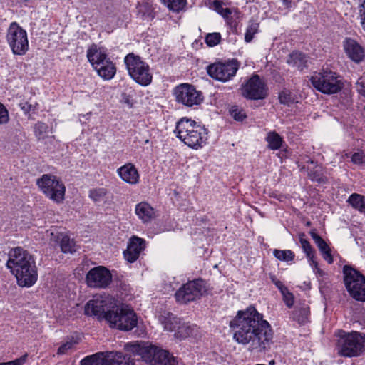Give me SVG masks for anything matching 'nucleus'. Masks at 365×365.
<instances>
[{
    "mask_svg": "<svg viewBox=\"0 0 365 365\" xmlns=\"http://www.w3.org/2000/svg\"><path fill=\"white\" fill-rule=\"evenodd\" d=\"M48 125L43 123L38 122L34 127V132L38 138H43V135L48 130Z\"/></svg>",
    "mask_w": 365,
    "mask_h": 365,
    "instance_id": "43",
    "label": "nucleus"
},
{
    "mask_svg": "<svg viewBox=\"0 0 365 365\" xmlns=\"http://www.w3.org/2000/svg\"><path fill=\"white\" fill-rule=\"evenodd\" d=\"M158 320L163 324L164 329L169 331H176L180 324V319L175 317L169 312H163L158 316Z\"/></svg>",
    "mask_w": 365,
    "mask_h": 365,
    "instance_id": "26",
    "label": "nucleus"
},
{
    "mask_svg": "<svg viewBox=\"0 0 365 365\" xmlns=\"http://www.w3.org/2000/svg\"><path fill=\"white\" fill-rule=\"evenodd\" d=\"M337 354L344 357H356L365 351V334L359 331H338Z\"/></svg>",
    "mask_w": 365,
    "mask_h": 365,
    "instance_id": "5",
    "label": "nucleus"
},
{
    "mask_svg": "<svg viewBox=\"0 0 365 365\" xmlns=\"http://www.w3.org/2000/svg\"><path fill=\"white\" fill-rule=\"evenodd\" d=\"M286 306L293 309L290 312V319L302 326L310 322V308L309 302L302 298H283Z\"/></svg>",
    "mask_w": 365,
    "mask_h": 365,
    "instance_id": "11",
    "label": "nucleus"
},
{
    "mask_svg": "<svg viewBox=\"0 0 365 365\" xmlns=\"http://www.w3.org/2000/svg\"><path fill=\"white\" fill-rule=\"evenodd\" d=\"M230 112L233 118L238 121H242L246 117L245 111L237 106H232Z\"/></svg>",
    "mask_w": 365,
    "mask_h": 365,
    "instance_id": "41",
    "label": "nucleus"
},
{
    "mask_svg": "<svg viewBox=\"0 0 365 365\" xmlns=\"http://www.w3.org/2000/svg\"><path fill=\"white\" fill-rule=\"evenodd\" d=\"M206 291V283L201 279L188 281L183 284L176 292L175 297H199L202 296Z\"/></svg>",
    "mask_w": 365,
    "mask_h": 365,
    "instance_id": "18",
    "label": "nucleus"
},
{
    "mask_svg": "<svg viewBox=\"0 0 365 365\" xmlns=\"http://www.w3.org/2000/svg\"><path fill=\"white\" fill-rule=\"evenodd\" d=\"M174 94L178 103L187 107L200 105L203 101L202 93L188 83L178 86L174 90Z\"/></svg>",
    "mask_w": 365,
    "mask_h": 365,
    "instance_id": "14",
    "label": "nucleus"
},
{
    "mask_svg": "<svg viewBox=\"0 0 365 365\" xmlns=\"http://www.w3.org/2000/svg\"><path fill=\"white\" fill-rule=\"evenodd\" d=\"M212 8L215 10L217 14L220 15L225 9L227 7H224V4L222 2L215 0L212 4Z\"/></svg>",
    "mask_w": 365,
    "mask_h": 365,
    "instance_id": "50",
    "label": "nucleus"
},
{
    "mask_svg": "<svg viewBox=\"0 0 365 365\" xmlns=\"http://www.w3.org/2000/svg\"><path fill=\"white\" fill-rule=\"evenodd\" d=\"M310 80L317 91L326 94L336 93L343 88L340 76L331 71L314 73Z\"/></svg>",
    "mask_w": 365,
    "mask_h": 365,
    "instance_id": "8",
    "label": "nucleus"
},
{
    "mask_svg": "<svg viewBox=\"0 0 365 365\" xmlns=\"http://www.w3.org/2000/svg\"><path fill=\"white\" fill-rule=\"evenodd\" d=\"M356 299L361 302H365V297L364 298H355Z\"/></svg>",
    "mask_w": 365,
    "mask_h": 365,
    "instance_id": "58",
    "label": "nucleus"
},
{
    "mask_svg": "<svg viewBox=\"0 0 365 365\" xmlns=\"http://www.w3.org/2000/svg\"><path fill=\"white\" fill-rule=\"evenodd\" d=\"M106 314V322L110 328L130 331L138 324V316L132 307L114 300Z\"/></svg>",
    "mask_w": 365,
    "mask_h": 365,
    "instance_id": "4",
    "label": "nucleus"
},
{
    "mask_svg": "<svg viewBox=\"0 0 365 365\" xmlns=\"http://www.w3.org/2000/svg\"><path fill=\"white\" fill-rule=\"evenodd\" d=\"M94 69L98 75L105 81L111 80L116 73V67L110 59Z\"/></svg>",
    "mask_w": 365,
    "mask_h": 365,
    "instance_id": "29",
    "label": "nucleus"
},
{
    "mask_svg": "<svg viewBox=\"0 0 365 365\" xmlns=\"http://www.w3.org/2000/svg\"><path fill=\"white\" fill-rule=\"evenodd\" d=\"M9 121V111L6 108L0 103V125H5Z\"/></svg>",
    "mask_w": 365,
    "mask_h": 365,
    "instance_id": "44",
    "label": "nucleus"
},
{
    "mask_svg": "<svg viewBox=\"0 0 365 365\" xmlns=\"http://www.w3.org/2000/svg\"><path fill=\"white\" fill-rule=\"evenodd\" d=\"M239 69L236 60L225 62H217L207 67L209 76L217 81L227 82L230 81Z\"/></svg>",
    "mask_w": 365,
    "mask_h": 365,
    "instance_id": "13",
    "label": "nucleus"
},
{
    "mask_svg": "<svg viewBox=\"0 0 365 365\" xmlns=\"http://www.w3.org/2000/svg\"><path fill=\"white\" fill-rule=\"evenodd\" d=\"M170 11L179 12L186 4V0H160Z\"/></svg>",
    "mask_w": 365,
    "mask_h": 365,
    "instance_id": "36",
    "label": "nucleus"
},
{
    "mask_svg": "<svg viewBox=\"0 0 365 365\" xmlns=\"http://www.w3.org/2000/svg\"><path fill=\"white\" fill-rule=\"evenodd\" d=\"M106 352H99L81 360V365H107Z\"/></svg>",
    "mask_w": 365,
    "mask_h": 365,
    "instance_id": "32",
    "label": "nucleus"
},
{
    "mask_svg": "<svg viewBox=\"0 0 365 365\" xmlns=\"http://www.w3.org/2000/svg\"><path fill=\"white\" fill-rule=\"evenodd\" d=\"M115 298H96L88 301L85 305L84 313L89 317H96L98 320L106 322L110 307L113 304Z\"/></svg>",
    "mask_w": 365,
    "mask_h": 365,
    "instance_id": "15",
    "label": "nucleus"
},
{
    "mask_svg": "<svg viewBox=\"0 0 365 365\" xmlns=\"http://www.w3.org/2000/svg\"><path fill=\"white\" fill-rule=\"evenodd\" d=\"M46 236L50 237L52 242H60L61 251L64 253H73L76 251V243L73 240L66 235L55 234L52 230L46 231Z\"/></svg>",
    "mask_w": 365,
    "mask_h": 365,
    "instance_id": "22",
    "label": "nucleus"
},
{
    "mask_svg": "<svg viewBox=\"0 0 365 365\" xmlns=\"http://www.w3.org/2000/svg\"><path fill=\"white\" fill-rule=\"evenodd\" d=\"M132 351L151 365H176L175 359L159 346L148 343L134 344Z\"/></svg>",
    "mask_w": 365,
    "mask_h": 365,
    "instance_id": "6",
    "label": "nucleus"
},
{
    "mask_svg": "<svg viewBox=\"0 0 365 365\" xmlns=\"http://www.w3.org/2000/svg\"><path fill=\"white\" fill-rule=\"evenodd\" d=\"M347 202L349 203L354 209L365 214L364 196L357 193H353L349 197Z\"/></svg>",
    "mask_w": 365,
    "mask_h": 365,
    "instance_id": "33",
    "label": "nucleus"
},
{
    "mask_svg": "<svg viewBox=\"0 0 365 365\" xmlns=\"http://www.w3.org/2000/svg\"><path fill=\"white\" fill-rule=\"evenodd\" d=\"M106 193H107V191L103 187L95 188V189L90 190L89 197L94 202H101L103 200Z\"/></svg>",
    "mask_w": 365,
    "mask_h": 365,
    "instance_id": "39",
    "label": "nucleus"
},
{
    "mask_svg": "<svg viewBox=\"0 0 365 365\" xmlns=\"http://www.w3.org/2000/svg\"><path fill=\"white\" fill-rule=\"evenodd\" d=\"M274 256L279 260L289 263L294 259L295 255L290 250H273Z\"/></svg>",
    "mask_w": 365,
    "mask_h": 365,
    "instance_id": "35",
    "label": "nucleus"
},
{
    "mask_svg": "<svg viewBox=\"0 0 365 365\" xmlns=\"http://www.w3.org/2000/svg\"><path fill=\"white\" fill-rule=\"evenodd\" d=\"M287 62L289 65L302 70L307 67L308 58L302 53L296 51L289 56Z\"/></svg>",
    "mask_w": 365,
    "mask_h": 365,
    "instance_id": "31",
    "label": "nucleus"
},
{
    "mask_svg": "<svg viewBox=\"0 0 365 365\" xmlns=\"http://www.w3.org/2000/svg\"><path fill=\"white\" fill-rule=\"evenodd\" d=\"M41 191L49 199L59 203L64 200L66 187L56 176L44 174L37 180Z\"/></svg>",
    "mask_w": 365,
    "mask_h": 365,
    "instance_id": "10",
    "label": "nucleus"
},
{
    "mask_svg": "<svg viewBox=\"0 0 365 365\" xmlns=\"http://www.w3.org/2000/svg\"><path fill=\"white\" fill-rule=\"evenodd\" d=\"M20 108L25 114H29L30 112H34L36 109V105L29 103V102H21L19 103Z\"/></svg>",
    "mask_w": 365,
    "mask_h": 365,
    "instance_id": "46",
    "label": "nucleus"
},
{
    "mask_svg": "<svg viewBox=\"0 0 365 365\" xmlns=\"http://www.w3.org/2000/svg\"><path fill=\"white\" fill-rule=\"evenodd\" d=\"M112 281V274L106 267L98 266L91 269L86 275V282L91 287L106 288Z\"/></svg>",
    "mask_w": 365,
    "mask_h": 365,
    "instance_id": "17",
    "label": "nucleus"
},
{
    "mask_svg": "<svg viewBox=\"0 0 365 365\" xmlns=\"http://www.w3.org/2000/svg\"><path fill=\"white\" fill-rule=\"evenodd\" d=\"M145 247V240L136 236L132 237L129 240L127 249L123 252L125 260L130 263L134 262L138 259L140 252Z\"/></svg>",
    "mask_w": 365,
    "mask_h": 365,
    "instance_id": "19",
    "label": "nucleus"
},
{
    "mask_svg": "<svg viewBox=\"0 0 365 365\" xmlns=\"http://www.w3.org/2000/svg\"><path fill=\"white\" fill-rule=\"evenodd\" d=\"M74 345V342L73 341H66L63 344L57 351L58 354H64L67 353V351L73 348Z\"/></svg>",
    "mask_w": 365,
    "mask_h": 365,
    "instance_id": "48",
    "label": "nucleus"
},
{
    "mask_svg": "<svg viewBox=\"0 0 365 365\" xmlns=\"http://www.w3.org/2000/svg\"><path fill=\"white\" fill-rule=\"evenodd\" d=\"M344 281L351 297H365V277L349 266L344 267Z\"/></svg>",
    "mask_w": 365,
    "mask_h": 365,
    "instance_id": "12",
    "label": "nucleus"
},
{
    "mask_svg": "<svg viewBox=\"0 0 365 365\" xmlns=\"http://www.w3.org/2000/svg\"><path fill=\"white\" fill-rule=\"evenodd\" d=\"M221 41V35L218 32L210 33L205 37V42L210 47L217 45Z\"/></svg>",
    "mask_w": 365,
    "mask_h": 365,
    "instance_id": "40",
    "label": "nucleus"
},
{
    "mask_svg": "<svg viewBox=\"0 0 365 365\" xmlns=\"http://www.w3.org/2000/svg\"><path fill=\"white\" fill-rule=\"evenodd\" d=\"M195 298H192L191 299L190 298H184V297H182V298H177V301L178 303L180 304H187L189 302H190L191 300H193Z\"/></svg>",
    "mask_w": 365,
    "mask_h": 365,
    "instance_id": "55",
    "label": "nucleus"
},
{
    "mask_svg": "<svg viewBox=\"0 0 365 365\" xmlns=\"http://www.w3.org/2000/svg\"><path fill=\"white\" fill-rule=\"evenodd\" d=\"M266 140L268 143V147L273 150L280 148L282 139L276 132H270L267 134Z\"/></svg>",
    "mask_w": 365,
    "mask_h": 365,
    "instance_id": "34",
    "label": "nucleus"
},
{
    "mask_svg": "<svg viewBox=\"0 0 365 365\" xmlns=\"http://www.w3.org/2000/svg\"><path fill=\"white\" fill-rule=\"evenodd\" d=\"M116 172L123 181L130 185H136L139 182L140 175L135 166L131 163L118 168Z\"/></svg>",
    "mask_w": 365,
    "mask_h": 365,
    "instance_id": "21",
    "label": "nucleus"
},
{
    "mask_svg": "<svg viewBox=\"0 0 365 365\" xmlns=\"http://www.w3.org/2000/svg\"><path fill=\"white\" fill-rule=\"evenodd\" d=\"M212 8L215 10L217 14L220 15L225 9L227 7H224V4L222 2L215 0L212 4Z\"/></svg>",
    "mask_w": 365,
    "mask_h": 365,
    "instance_id": "51",
    "label": "nucleus"
},
{
    "mask_svg": "<svg viewBox=\"0 0 365 365\" xmlns=\"http://www.w3.org/2000/svg\"><path fill=\"white\" fill-rule=\"evenodd\" d=\"M176 137L190 148L198 150L206 145L207 129L195 120L182 118L176 123L174 130Z\"/></svg>",
    "mask_w": 365,
    "mask_h": 365,
    "instance_id": "3",
    "label": "nucleus"
},
{
    "mask_svg": "<svg viewBox=\"0 0 365 365\" xmlns=\"http://www.w3.org/2000/svg\"><path fill=\"white\" fill-rule=\"evenodd\" d=\"M310 235L315 244L317 245L319 251L322 253V255L325 261H327L329 264H331L333 262V257L331 254V249L327 242L314 231L310 232Z\"/></svg>",
    "mask_w": 365,
    "mask_h": 365,
    "instance_id": "27",
    "label": "nucleus"
},
{
    "mask_svg": "<svg viewBox=\"0 0 365 365\" xmlns=\"http://www.w3.org/2000/svg\"><path fill=\"white\" fill-rule=\"evenodd\" d=\"M270 278L272 279V282L274 283V284L282 291V293L284 295L285 293L284 289H287L284 287L282 283L279 280H278L274 276H271Z\"/></svg>",
    "mask_w": 365,
    "mask_h": 365,
    "instance_id": "53",
    "label": "nucleus"
},
{
    "mask_svg": "<svg viewBox=\"0 0 365 365\" xmlns=\"http://www.w3.org/2000/svg\"><path fill=\"white\" fill-rule=\"evenodd\" d=\"M229 325L233 331L234 340L247 346L251 352H264L273 343L274 333L270 324L254 307L239 310Z\"/></svg>",
    "mask_w": 365,
    "mask_h": 365,
    "instance_id": "1",
    "label": "nucleus"
},
{
    "mask_svg": "<svg viewBox=\"0 0 365 365\" xmlns=\"http://www.w3.org/2000/svg\"><path fill=\"white\" fill-rule=\"evenodd\" d=\"M344 48L347 56L355 62H360L364 57V51L361 46L355 40L346 38Z\"/></svg>",
    "mask_w": 365,
    "mask_h": 365,
    "instance_id": "23",
    "label": "nucleus"
},
{
    "mask_svg": "<svg viewBox=\"0 0 365 365\" xmlns=\"http://www.w3.org/2000/svg\"><path fill=\"white\" fill-rule=\"evenodd\" d=\"M259 29V24L254 21H250L247 27L245 34V41L247 43H250L254 38L255 34L258 32Z\"/></svg>",
    "mask_w": 365,
    "mask_h": 365,
    "instance_id": "38",
    "label": "nucleus"
},
{
    "mask_svg": "<svg viewBox=\"0 0 365 365\" xmlns=\"http://www.w3.org/2000/svg\"><path fill=\"white\" fill-rule=\"evenodd\" d=\"M107 365H134L130 356L118 351H107Z\"/></svg>",
    "mask_w": 365,
    "mask_h": 365,
    "instance_id": "25",
    "label": "nucleus"
},
{
    "mask_svg": "<svg viewBox=\"0 0 365 365\" xmlns=\"http://www.w3.org/2000/svg\"><path fill=\"white\" fill-rule=\"evenodd\" d=\"M196 325L191 324L189 322H180L175 331V336L179 339H185L194 335L197 332Z\"/></svg>",
    "mask_w": 365,
    "mask_h": 365,
    "instance_id": "30",
    "label": "nucleus"
},
{
    "mask_svg": "<svg viewBox=\"0 0 365 365\" xmlns=\"http://www.w3.org/2000/svg\"><path fill=\"white\" fill-rule=\"evenodd\" d=\"M308 175L312 181L324 182L327 180L324 175V170L322 167L319 165H316L312 170L309 172Z\"/></svg>",
    "mask_w": 365,
    "mask_h": 365,
    "instance_id": "37",
    "label": "nucleus"
},
{
    "mask_svg": "<svg viewBox=\"0 0 365 365\" xmlns=\"http://www.w3.org/2000/svg\"><path fill=\"white\" fill-rule=\"evenodd\" d=\"M351 161L355 164H362L365 162V153L357 152L353 154Z\"/></svg>",
    "mask_w": 365,
    "mask_h": 365,
    "instance_id": "49",
    "label": "nucleus"
},
{
    "mask_svg": "<svg viewBox=\"0 0 365 365\" xmlns=\"http://www.w3.org/2000/svg\"><path fill=\"white\" fill-rule=\"evenodd\" d=\"M301 246L302 247L303 251L306 254V256L308 259L309 263L312 268L313 269V271L314 273L318 274L319 275L322 276L323 275V272L319 268L318 263L316 261L314 254L315 251L311 246L309 241L304 238H300L299 240Z\"/></svg>",
    "mask_w": 365,
    "mask_h": 365,
    "instance_id": "24",
    "label": "nucleus"
},
{
    "mask_svg": "<svg viewBox=\"0 0 365 365\" xmlns=\"http://www.w3.org/2000/svg\"><path fill=\"white\" fill-rule=\"evenodd\" d=\"M242 95L251 100H262L267 96V88L258 75L251 77L242 88Z\"/></svg>",
    "mask_w": 365,
    "mask_h": 365,
    "instance_id": "16",
    "label": "nucleus"
},
{
    "mask_svg": "<svg viewBox=\"0 0 365 365\" xmlns=\"http://www.w3.org/2000/svg\"><path fill=\"white\" fill-rule=\"evenodd\" d=\"M24 361V358H21L6 363H0V365H21Z\"/></svg>",
    "mask_w": 365,
    "mask_h": 365,
    "instance_id": "54",
    "label": "nucleus"
},
{
    "mask_svg": "<svg viewBox=\"0 0 365 365\" xmlns=\"http://www.w3.org/2000/svg\"><path fill=\"white\" fill-rule=\"evenodd\" d=\"M124 63L130 78L143 86L150 84L153 74L149 65L134 53H128L124 58Z\"/></svg>",
    "mask_w": 365,
    "mask_h": 365,
    "instance_id": "7",
    "label": "nucleus"
},
{
    "mask_svg": "<svg viewBox=\"0 0 365 365\" xmlns=\"http://www.w3.org/2000/svg\"><path fill=\"white\" fill-rule=\"evenodd\" d=\"M6 265L20 287H30L36 282L38 272L35 261L24 248L16 247L11 249Z\"/></svg>",
    "mask_w": 365,
    "mask_h": 365,
    "instance_id": "2",
    "label": "nucleus"
},
{
    "mask_svg": "<svg viewBox=\"0 0 365 365\" xmlns=\"http://www.w3.org/2000/svg\"><path fill=\"white\" fill-rule=\"evenodd\" d=\"M86 56L93 68L103 65V63L110 59L108 57L106 49L96 44L89 47Z\"/></svg>",
    "mask_w": 365,
    "mask_h": 365,
    "instance_id": "20",
    "label": "nucleus"
},
{
    "mask_svg": "<svg viewBox=\"0 0 365 365\" xmlns=\"http://www.w3.org/2000/svg\"><path fill=\"white\" fill-rule=\"evenodd\" d=\"M135 212L143 222H148L155 217L153 208L148 203L145 202L137 204Z\"/></svg>",
    "mask_w": 365,
    "mask_h": 365,
    "instance_id": "28",
    "label": "nucleus"
},
{
    "mask_svg": "<svg viewBox=\"0 0 365 365\" xmlns=\"http://www.w3.org/2000/svg\"><path fill=\"white\" fill-rule=\"evenodd\" d=\"M359 19L362 29L365 31V0H363L359 5Z\"/></svg>",
    "mask_w": 365,
    "mask_h": 365,
    "instance_id": "47",
    "label": "nucleus"
},
{
    "mask_svg": "<svg viewBox=\"0 0 365 365\" xmlns=\"http://www.w3.org/2000/svg\"><path fill=\"white\" fill-rule=\"evenodd\" d=\"M232 11L229 8H226L224 9V11L222 12V14H220V16H222L226 21L228 24H231L232 22H231V14H232Z\"/></svg>",
    "mask_w": 365,
    "mask_h": 365,
    "instance_id": "52",
    "label": "nucleus"
},
{
    "mask_svg": "<svg viewBox=\"0 0 365 365\" xmlns=\"http://www.w3.org/2000/svg\"><path fill=\"white\" fill-rule=\"evenodd\" d=\"M283 5L287 8L289 9L291 7L292 1L291 0H281Z\"/></svg>",
    "mask_w": 365,
    "mask_h": 365,
    "instance_id": "56",
    "label": "nucleus"
},
{
    "mask_svg": "<svg viewBox=\"0 0 365 365\" xmlns=\"http://www.w3.org/2000/svg\"><path fill=\"white\" fill-rule=\"evenodd\" d=\"M274 364H275V361H274V360H271V361H269V365H274Z\"/></svg>",
    "mask_w": 365,
    "mask_h": 365,
    "instance_id": "57",
    "label": "nucleus"
},
{
    "mask_svg": "<svg viewBox=\"0 0 365 365\" xmlns=\"http://www.w3.org/2000/svg\"><path fill=\"white\" fill-rule=\"evenodd\" d=\"M356 91L358 93L365 97V75L361 76L356 84Z\"/></svg>",
    "mask_w": 365,
    "mask_h": 365,
    "instance_id": "45",
    "label": "nucleus"
},
{
    "mask_svg": "<svg viewBox=\"0 0 365 365\" xmlns=\"http://www.w3.org/2000/svg\"><path fill=\"white\" fill-rule=\"evenodd\" d=\"M6 40L14 55L24 56L29 50L27 32L16 22L9 24L6 30Z\"/></svg>",
    "mask_w": 365,
    "mask_h": 365,
    "instance_id": "9",
    "label": "nucleus"
},
{
    "mask_svg": "<svg viewBox=\"0 0 365 365\" xmlns=\"http://www.w3.org/2000/svg\"><path fill=\"white\" fill-rule=\"evenodd\" d=\"M279 100L281 103L289 105L293 102L292 93L289 90L282 91L279 95Z\"/></svg>",
    "mask_w": 365,
    "mask_h": 365,
    "instance_id": "42",
    "label": "nucleus"
}]
</instances>
